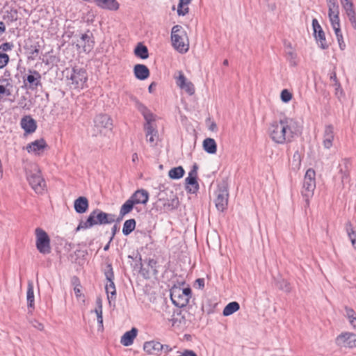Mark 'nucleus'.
Returning a JSON list of instances; mask_svg holds the SVG:
<instances>
[{"mask_svg": "<svg viewBox=\"0 0 356 356\" xmlns=\"http://www.w3.org/2000/svg\"><path fill=\"white\" fill-rule=\"evenodd\" d=\"M336 343L338 346L346 348L356 347V334L352 332H343L336 339Z\"/></svg>", "mask_w": 356, "mask_h": 356, "instance_id": "2eb2a0df", "label": "nucleus"}, {"mask_svg": "<svg viewBox=\"0 0 356 356\" xmlns=\"http://www.w3.org/2000/svg\"><path fill=\"white\" fill-rule=\"evenodd\" d=\"M159 200H163V206L168 210H173L179 205V200L171 189L166 188L159 193Z\"/></svg>", "mask_w": 356, "mask_h": 356, "instance_id": "f8f14e48", "label": "nucleus"}, {"mask_svg": "<svg viewBox=\"0 0 356 356\" xmlns=\"http://www.w3.org/2000/svg\"><path fill=\"white\" fill-rule=\"evenodd\" d=\"M137 334L138 330L136 327H133L131 330L126 332L122 336L120 343L124 346H129L132 345Z\"/></svg>", "mask_w": 356, "mask_h": 356, "instance_id": "bb28decb", "label": "nucleus"}, {"mask_svg": "<svg viewBox=\"0 0 356 356\" xmlns=\"http://www.w3.org/2000/svg\"><path fill=\"white\" fill-rule=\"evenodd\" d=\"M129 199L134 204H145L149 200V193L144 189L137 190Z\"/></svg>", "mask_w": 356, "mask_h": 356, "instance_id": "5701e85b", "label": "nucleus"}, {"mask_svg": "<svg viewBox=\"0 0 356 356\" xmlns=\"http://www.w3.org/2000/svg\"><path fill=\"white\" fill-rule=\"evenodd\" d=\"M334 129L333 126L326 125L323 134V145L325 149H330L334 140Z\"/></svg>", "mask_w": 356, "mask_h": 356, "instance_id": "412c9836", "label": "nucleus"}, {"mask_svg": "<svg viewBox=\"0 0 356 356\" xmlns=\"http://www.w3.org/2000/svg\"><path fill=\"white\" fill-rule=\"evenodd\" d=\"M197 167L194 165L193 168L188 173V176L185 179L186 191L191 193H196L199 188V184L197 181Z\"/></svg>", "mask_w": 356, "mask_h": 356, "instance_id": "f3484780", "label": "nucleus"}, {"mask_svg": "<svg viewBox=\"0 0 356 356\" xmlns=\"http://www.w3.org/2000/svg\"><path fill=\"white\" fill-rule=\"evenodd\" d=\"M328 17L334 31H341L339 19V8L337 0H327Z\"/></svg>", "mask_w": 356, "mask_h": 356, "instance_id": "1a4fd4ad", "label": "nucleus"}, {"mask_svg": "<svg viewBox=\"0 0 356 356\" xmlns=\"http://www.w3.org/2000/svg\"><path fill=\"white\" fill-rule=\"evenodd\" d=\"M163 349H165V351H170L171 350V348H170L168 346H163Z\"/></svg>", "mask_w": 356, "mask_h": 356, "instance_id": "774afa93", "label": "nucleus"}, {"mask_svg": "<svg viewBox=\"0 0 356 356\" xmlns=\"http://www.w3.org/2000/svg\"><path fill=\"white\" fill-rule=\"evenodd\" d=\"M135 204L134 202L129 198L121 207L120 210V216L121 218H123L124 216L129 213Z\"/></svg>", "mask_w": 356, "mask_h": 356, "instance_id": "c9c22d12", "label": "nucleus"}, {"mask_svg": "<svg viewBox=\"0 0 356 356\" xmlns=\"http://www.w3.org/2000/svg\"><path fill=\"white\" fill-rule=\"evenodd\" d=\"M203 149L209 154H213L216 153L217 145L214 139L207 138L204 140L202 143Z\"/></svg>", "mask_w": 356, "mask_h": 356, "instance_id": "7c9ffc66", "label": "nucleus"}, {"mask_svg": "<svg viewBox=\"0 0 356 356\" xmlns=\"http://www.w3.org/2000/svg\"><path fill=\"white\" fill-rule=\"evenodd\" d=\"M1 48L3 50V51H9V50H11L12 49V44H10V43H3L1 46Z\"/></svg>", "mask_w": 356, "mask_h": 356, "instance_id": "4d7b16f0", "label": "nucleus"}, {"mask_svg": "<svg viewBox=\"0 0 356 356\" xmlns=\"http://www.w3.org/2000/svg\"><path fill=\"white\" fill-rule=\"evenodd\" d=\"M335 90V95L338 99H341L344 97V92L339 83H333Z\"/></svg>", "mask_w": 356, "mask_h": 356, "instance_id": "09e8293b", "label": "nucleus"}, {"mask_svg": "<svg viewBox=\"0 0 356 356\" xmlns=\"http://www.w3.org/2000/svg\"><path fill=\"white\" fill-rule=\"evenodd\" d=\"M345 229L348 236H353L356 234L354 228L353 227L352 223L350 221H348L345 225Z\"/></svg>", "mask_w": 356, "mask_h": 356, "instance_id": "3c124183", "label": "nucleus"}, {"mask_svg": "<svg viewBox=\"0 0 356 356\" xmlns=\"http://www.w3.org/2000/svg\"><path fill=\"white\" fill-rule=\"evenodd\" d=\"M339 46L341 50H343L346 48V44L343 40V38L341 31L334 32Z\"/></svg>", "mask_w": 356, "mask_h": 356, "instance_id": "de8ad7c7", "label": "nucleus"}, {"mask_svg": "<svg viewBox=\"0 0 356 356\" xmlns=\"http://www.w3.org/2000/svg\"><path fill=\"white\" fill-rule=\"evenodd\" d=\"M174 79H175L176 85L181 90H184L189 95H193L195 93V90L193 83L186 77L183 72H177L174 75Z\"/></svg>", "mask_w": 356, "mask_h": 356, "instance_id": "9b49d317", "label": "nucleus"}, {"mask_svg": "<svg viewBox=\"0 0 356 356\" xmlns=\"http://www.w3.org/2000/svg\"><path fill=\"white\" fill-rule=\"evenodd\" d=\"M239 309L240 306L237 302H232L225 307L222 314L225 316H228L237 312Z\"/></svg>", "mask_w": 356, "mask_h": 356, "instance_id": "f704fd0d", "label": "nucleus"}, {"mask_svg": "<svg viewBox=\"0 0 356 356\" xmlns=\"http://www.w3.org/2000/svg\"><path fill=\"white\" fill-rule=\"evenodd\" d=\"M342 7L354 29H356V13L351 0H342Z\"/></svg>", "mask_w": 356, "mask_h": 356, "instance_id": "aec40b11", "label": "nucleus"}, {"mask_svg": "<svg viewBox=\"0 0 356 356\" xmlns=\"http://www.w3.org/2000/svg\"><path fill=\"white\" fill-rule=\"evenodd\" d=\"M183 356H197L196 354L193 350H185L183 354Z\"/></svg>", "mask_w": 356, "mask_h": 356, "instance_id": "bf43d9fd", "label": "nucleus"}, {"mask_svg": "<svg viewBox=\"0 0 356 356\" xmlns=\"http://www.w3.org/2000/svg\"><path fill=\"white\" fill-rule=\"evenodd\" d=\"M134 72L136 77L139 80H145L149 76V70L145 65H136L134 68Z\"/></svg>", "mask_w": 356, "mask_h": 356, "instance_id": "c85d7f7f", "label": "nucleus"}, {"mask_svg": "<svg viewBox=\"0 0 356 356\" xmlns=\"http://www.w3.org/2000/svg\"><path fill=\"white\" fill-rule=\"evenodd\" d=\"M302 131L300 122L292 118H283L269 124L268 134L273 142L277 145L289 143L298 136Z\"/></svg>", "mask_w": 356, "mask_h": 356, "instance_id": "f257e3e1", "label": "nucleus"}, {"mask_svg": "<svg viewBox=\"0 0 356 356\" xmlns=\"http://www.w3.org/2000/svg\"><path fill=\"white\" fill-rule=\"evenodd\" d=\"M286 59L289 62L290 65L296 66L298 65V55L295 51H286Z\"/></svg>", "mask_w": 356, "mask_h": 356, "instance_id": "37998d69", "label": "nucleus"}, {"mask_svg": "<svg viewBox=\"0 0 356 356\" xmlns=\"http://www.w3.org/2000/svg\"><path fill=\"white\" fill-rule=\"evenodd\" d=\"M184 170L181 166H178L170 169L168 172V176L172 179H179L183 177Z\"/></svg>", "mask_w": 356, "mask_h": 356, "instance_id": "58836bf2", "label": "nucleus"}, {"mask_svg": "<svg viewBox=\"0 0 356 356\" xmlns=\"http://www.w3.org/2000/svg\"><path fill=\"white\" fill-rule=\"evenodd\" d=\"M330 79L333 81L334 83H339L337 80V75L335 72H333L330 76Z\"/></svg>", "mask_w": 356, "mask_h": 356, "instance_id": "680f3d73", "label": "nucleus"}, {"mask_svg": "<svg viewBox=\"0 0 356 356\" xmlns=\"http://www.w3.org/2000/svg\"><path fill=\"white\" fill-rule=\"evenodd\" d=\"M25 172L32 189L38 194H43L46 191V183L38 165L36 163H29L25 166Z\"/></svg>", "mask_w": 356, "mask_h": 356, "instance_id": "f03ea898", "label": "nucleus"}, {"mask_svg": "<svg viewBox=\"0 0 356 356\" xmlns=\"http://www.w3.org/2000/svg\"><path fill=\"white\" fill-rule=\"evenodd\" d=\"M138 154L136 153H134L133 155H132V161L134 162H136V161H138Z\"/></svg>", "mask_w": 356, "mask_h": 356, "instance_id": "69168bd1", "label": "nucleus"}, {"mask_svg": "<svg viewBox=\"0 0 356 356\" xmlns=\"http://www.w3.org/2000/svg\"><path fill=\"white\" fill-rule=\"evenodd\" d=\"M88 76L83 69L74 68L70 76L71 86L74 89H83L86 86Z\"/></svg>", "mask_w": 356, "mask_h": 356, "instance_id": "9d476101", "label": "nucleus"}, {"mask_svg": "<svg viewBox=\"0 0 356 356\" xmlns=\"http://www.w3.org/2000/svg\"><path fill=\"white\" fill-rule=\"evenodd\" d=\"M74 293H75L76 298L79 300H81L83 302H85V297L81 293L80 284H76V285L74 286Z\"/></svg>", "mask_w": 356, "mask_h": 356, "instance_id": "8fccbe9b", "label": "nucleus"}, {"mask_svg": "<svg viewBox=\"0 0 356 356\" xmlns=\"http://www.w3.org/2000/svg\"><path fill=\"white\" fill-rule=\"evenodd\" d=\"M280 289H281L282 290L286 291V292H289L290 291V286H289V284L285 281V280H283L281 282L280 286H279Z\"/></svg>", "mask_w": 356, "mask_h": 356, "instance_id": "5fc2aeb1", "label": "nucleus"}, {"mask_svg": "<svg viewBox=\"0 0 356 356\" xmlns=\"http://www.w3.org/2000/svg\"><path fill=\"white\" fill-rule=\"evenodd\" d=\"M163 348V346L156 341H147L143 345L144 350L149 355H158Z\"/></svg>", "mask_w": 356, "mask_h": 356, "instance_id": "393cba45", "label": "nucleus"}, {"mask_svg": "<svg viewBox=\"0 0 356 356\" xmlns=\"http://www.w3.org/2000/svg\"><path fill=\"white\" fill-rule=\"evenodd\" d=\"M21 127L27 134L33 133L36 129V122L30 116H25L21 120Z\"/></svg>", "mask_w": 356, "mask_h": 356, "instance_id": "a878e982", "label": "nucleus"}, {"mask_svg": "<svg viewBox=\"0 0 356 356\" xmlns=\"http://www.w3.org/2000/svg\"><path fill=\"white\" fill-rule=\"evenodd\" d=\"M215 204L218 211H223L226 209L228 204V192L225 188L218 190Z\"/></svg>", "mask_w": 356, "mask_h": 356, "instance_id": "6ab92c4d", "label": "nucleus"}, {"mask_svg": "<svg viewBox=\"0 0 356 356\" xmlns=\"http://www.w3.org/2000/svg\"><path fill=\"white\" fill-rule=\"evenodd\" d=\"M140 111L142 112L146 121L145 126L150 125L151 127H155L153 124L155 120L154 115L149 111H148L145 106L143 105L140 106Z\"/></svg>", "mask_w": 356, "mask_h": 356, "instance_id": "72a5a7b5", "label": "nucleus"}, {"mask_svg": "<svg viewBox=\"0 0 356 356\" xmlns=\"http://www.w3.org/2000/svg\"><path fill=\"white\" fill-rule=\"evenodd\" d=\"M74 42L80 52H90L93 49L94 42L91 35L88 34H82L76 39Z\"/></svg>", "mask_w": 356, "mask_h": 356, "instance_id": "ddd939ff", "label": "nucleus"}, {"mask_svg": "<svg viewBox=\"0 0 356 356\" xmlns=\"http://www.w3.org/2000/svg\"><path fill=\"white\" fill-rule=\"evenodd\" d=\"M191 291L189 288L174 286L170 290V298L178 307H185L191 298Z\"/></svg>", "mask_w": 356, "mask_h": 356, "instance_id": "423d86ee", "label": "nucleus"}, {"mask_svg": "<svg viewBox=\"0 0 356 356\" xmlns=\"http://www.w3.org/2000/svg\"><path fill=\"white\" fill-rule=\"evenodd\" d=\"M285 47H286V51H291L296 50L295 48L291 44V43H290V42L286 44Z\"/></svg>", "mask_w": 356, "mask_h": 356, "instance_id": "052dcab7", "label": "nucleus"}, {"mask_svg": "<svg viewBox=\"0 0 356 356\" xmlns=\"http://www.w3.org/2000/svg\"><path fill=\"white\" fill-rule=\"evenodd\" d=\"M26 300L28 306L29 307H34V291H33V283L32 281H29L26 293Z\"/></svg>", "mask_w": 356, "mask_h": 356, "instance_id": "4c0bfd02", "label": "nucleus"}, {"mask_svg": "<svg viewBox=\"0 0 356 356\" xmlns=\"http://www.w3.org/2000/svg\"><path fill=\"white\" fill-rule=\"evenodd\" d=\"M146 134L147 141L152 147L155 146L159 140L158 131L156 127H151L150 125L144 126Z\"/></svg>", "mask_w": 356, "mask_h": 356, "instance_id": "b1692460", "label": "nucleus"}, {"mask_svg": "<svg viewBox=\"0 0 356 356\" xmlns=\"http://www.w3.org/2000/svg\"><path fill=\"white\" fill-rule=\"evenodd\" d=\"M97 5L103 9L115 11L120 8L116 0H95Z\"/></svg>", "mask_w": 356, "mask_h": 356, "instance_id": "cd10ccee", "label": "nucleus"}, {"mask_svg": "<svg viewBox=\"0 0 356 356\" xmlns=\"http://www.w3.org/2000/svg\"><path fill=\"white\" fill-rule=\"evenodd\" d=\"M196 283L198 284L200 288L203 287L204 285V280L202 279H197L196 280Z\"/></svg>", "mask_w": 356, "mask_h": 356, "instance_id": "e2e57ef3", "label": "nucleus"}, {"mask_svg": "<svg viewBox=\"0 0 356 356\" xmlns=\"http://www.w3.org/2000/svg\"><path fill=\"white\" fill-rule=\"evenodd\" d=\"M5 31V26L2 22H0V33H2Z\"/></svg>", "mask_w": 356, "mask_h": 356, "instance_id": "338daca9", "label": "nucleus"}, {"mask_svg": "<svg viewBox=\"0 0 356 356\" xmlns=\"http://www.w3.org/2000/svg\"><path fill=\"white\" fill-rule=\"evenodd\" d=\"M191 0H179L177 6V15L179 16H184L189 12L188 6L191 3Z\"/></svg>", "mask_w": 356, "mask_h": 356, "instance_id": "473e14b6", "label": "nucleus"}, {"mask_svg": "<svg viewBox=\"0 0 356 356\" xmlns=\"http://www.w3.org/2000/svg\"><path fill=\"white\" fill-rule=\"evenodd\" d=\"M11 88L12 86L9 83H6V85L0 84V100L11 95Z\"/></svg>", "mask_w": 356, "mask_h": 356, "instance_id": "79ce46f5", "label": "nucleus"}, {"mask_svg": "<svg viewBox=\"0 0 356 356\" xmlns=\"http://www.w3.org/2000/svg\"><path fill=\"white\" fill-rule=\"evenodd\" d=\"M334 179L336 187L343 189L350 182L349 172L346 169L341 168Z\"/></svg>", "mask_w": 356, "mask_h": 356, "instance_id": "4be33fe9", "label": "nucleus"}, {"mask_svg": "<svg viewBox=\"0 0 356 356\" xmlns=\"http://www.w3.org/2000/svg\"><path fill=\"white\" fill-rule=\"evenodd\" d=\"M9 61V56L6 54H0V69L5 67Z\"/></svg>", "mask_w": 356, "mask_h": 356, "instance_id": "603ef678", "label": "nucleus"}, {"mask_svg": "<svg viewBox=\"0 0 356 356\" xmlns=\"http://www.w3.org/2000/svg\"><path fill=\"white\" fill-rule=\"evenodd\" d=\"M136 220L134 219H129L124 222L122 233L124 235L127 236L131 233L136 227Z\"/></svg>", "mask_w": 356, "mask_h": 356, "instance_id": "a19ab883", "label": "nucleus"}, {"mask_svg": "<svg viewBox=\"0 0 356 356\" xmlns=\"http://www.w3.org/2000/svg\"><path fill=\"white\" fill-rule=\"evenodd\" d=\"M105 276L107 280L105 290L107 293L108 302L111 304L113 300H115L116 295L115 286L113 282L114 275L112 268H110L105 273Z\"/></svg>", "mask_w": 356, "mask_h": 356, "instance_id": "4468645a", "label": "nucleus"}, {"mask_svg": "<svg viewBox=\"0 0 356 356\" xmlns=\"http://www.w3.org/2000/svg\"><path fill=\"white\" fill-rule=\"evenodd\" d=\"M46 147V142L43 139H40L28 144L24 149L32 155L40 156L44 153Z\"/></svg>", "mask_w": 356, "mask_h": 356, "instance_id": "dca6fc26", "label": "nucleus"}, {"mask_svg": "<svg viewBox=\"0 0 356 356\" xmlns=\"http://www.w3.org/2000/svg\"><path fill=\"white\" fill-rule=\"evenodd\" d=\"M348 237L351 242L352 246L356 250V234Z\"/></svg>", "mask_w": 356, "mask_h": 356, "instance_id": "6e6d98bb", "label": "nucleus"}, {"mask_svg": "<svg viewBox=\"0 0 356 356\" xmlns=\"http://www.w3.org/2000/svg\"><path fill=\"white\" fill-rule=\"evenodd\" d=\"M96 314L97 323L99 325V330L103 331L104 325H103V309L102 308H95L94 310L92 311Z\"/></svg>", "mask_w": 356, "mask_h": 356, "instance_id": "c03bdc74", "label": "nucleus"}, {"mask_svg": "<svg viewBox=\"0 0 356 356\" xmlns=\"http://www.w3.org/2000/svg\"><path fill=\"white\" fill-rule=\"evenodd\" d=\"M95 308H102V299L99 296L96 298V307Z\"/></svg>", "mask_w": 356, "mask_h": 356, "instance_id": "13d9d810", "label": "nucleus"}, {"mask_svg": "<svg viewBox=\"0 0 356 356\" xmlns=\"http://www.w3.org/2000/svg\"><path fill=\"white\" fill-rule=\"evenodd\" d=\"M345 316L348 319L350 326L356 330V312L355 310L349 307H345Z\"/></svg>", "mask_w": 356, "mask_h": 356, "instance_id": "2f4dec72", "label": "nucleus"}, {"mask_svg": "<svg viewBox=\"0 0 356 356\" xmlns=\"http://www.w3.org/2000/svg\"><path fill=\"white\" fill-rule=\"evenodd\" d=\"M95 131L97 134H106L113 129V122L106 114H99L94 120Z\"/></svg>", "mask_w": 356, "mask_h": 356, "instance_id": "6e6552de", "label": "nucleus"}, {"mask_svg": "<svg viewBox=\"0 0 356 356\" xmlns=\"http://www.w3.org/2000/svg\"><path fill=\"white\" fill-rule=\"evenodd\" d=\"M74 207L78 213H85L88 208V200L85 197H79L75 200Z\"/></svg>", "mask_w": 356, "mask_h": 356, "instance_id": "c756f323", "label": "nucleus"}, {"mask_svg": "<svg viewBox=\"0 0 356 356\" xmlns=\"http://www.w3.org/2000/svg\"><path fill=\"white\" fill-rule=\"evenodd\" d=\"M302 162L301 154L297 151L296 152L292 157V160L290 162L291 168L293 170L297 171L300 168Z\"/></svg>", "mask_w": 356, "mask_h": 356, "instance_id": "e433bc0d", "label": "nucleus"}, {"mask_svg": "<svg viewBox=\"0 0 356 356\" xmlns=\"http://www.w3.org/2000/svg\"><path fill=\"white\" fill-rule=\"evenodd\" d=\"M312 26L314 32L315 38L318 43L320 47L323 49L327 48L328 45L326 42L325 33L318 22L317 19L312 20Z\"/></svg>", "mask_w": 356, "mask_h": 356, "instance_id": "a211bd4d", "label": "nucleus"}, {"mask_svg": "<svg viewBox=\"0 0 356 356\" xmlns=\"http://www.w3.org/2000/svg\"><path fill=\"white\" fill-rule=\"evenodd\" d=\"M35 245L38 250L47 254L51 252L50 238L47 233L42 229L38 227L35 230Z\"/></svg>", "mask_w": 356, "mask_h": 356, "instance_id": "0eeeda50", "label": "nucleus"}, {"mask_svg": "<svg viewBox=\"0 0 356 356\" xmlns=\"http://www.w3.org/2000/svg\"><path fill=\"white\" fill-rule=\"evenodd\" d=\"M316 186V172L312 168L307 170L303 179L301 193L304 197L307 205L309 204V200L313 197Z\"/></svg>", "mask_w": 356, "mask_h": 356, "instance_id": "39448f33", "label": "nucleus"}, {"mask_svg": "<svg viewBox=\"0 0 356 356\" xmlns=\"http://www.w3.org/2000/svg\"><path fill=\"white\" fill-rule=\"evenodd\" d=\"M172 47L180 54H185L189 49V40L186 31L179 25H175L171 30Z\"/></svg>", "mask_w": 356, "mask_h": 356, "instance_id": "20e7f679", "label": "nucleus"}, {"mask_svg": "<svg viewBox=\"0 0 356 356\" xmlns=\"http://www.w3.org/2000/svg\"><path fill=\"white\" fill-rule=\"evenodd\" d=\"M134 54L142 59H146L149 56L147 48L141 43L138 44L134 49Z\"/></svg>", "mask_w": 356, "mask_h": 356, "instance_id": "ea45409f", "label": "nucleus"}, {"mask_svg": "<svg viewBox=\"0 0 356 356\" xmlns=\"http://www.w3.org/2000/svg\"><path fill=\"white\" fill-rule=\"evenodd\" d=\"M293 98L292 93L287 89L281 91L280 99L284 103H289Z\"/></svg>", "mask_w": 356, "mask_h": 356, "instance_id": "49530a36", "label": "nucleus"}, {"mask_svg": "<svg viewBox=\"0 0 356 356\" xmlns=\"http://www.w3.org/2000/svg\"><path fill=\"white\" fill-rule=\"evenodd\" d=\"M114 221L115 217L113 215L95 209L90 213L86 220H81L79 222L76 231L86 229L97 225L112 223Z\"/></svg>", "mask_w": 356, "mask_h": 356, "instance_id": "7ed1b4c3", "label": "nucleus"}, {"mask_svg": "<svg viewBox=\"0 0 356 356\" xmlns=\"http://www.w3.org/2000/svg\"><path fill=\"white\" fill-rule=\"evenodd\" d=\"M30 323L32 325L33 327L36 328L38 330L42 331L44 330V325L35 319L30 321Z\"/></svg>", "mask_w": 356, "mask_h": 356, "instance_id": "864d4df0", "label": "nucleus"}, {"mask_svg": "<svg viewBox=\"0 0 356 356\" xmlns=\"http://www.w3.org/2000/svg\"><path fill=\"white\" fill-rule=\"evenodd\" d=\"M40 75L38 72H34L33 74L27 76L26 81L31 86H38L40 82Z\"/></svg>", "mask_w": 356, "mask_h": 356, "instance_id": "a18cd8bd", "label": "nucleus"}, {"mask_svg": "<svg viewBox=\"0 0 356 356\" xmlns=\"http://www.w3.org/2000/svg\"><path fill=\"white\" fill-rule=\"evenodd\" d=\"M156 86V84L154 83H152L149 88H148V90L149 92H153V90H154V87Z\"/></svg>", "mask_w": 356, "mask_h": 356, "instance_id": "0e129e2a", "label": "nucleus"}]
</instances>
